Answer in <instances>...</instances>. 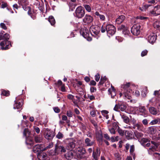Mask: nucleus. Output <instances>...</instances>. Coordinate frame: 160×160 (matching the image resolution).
I'll list each match as a JSON object with an SVG mask.
<instances>
[{
	"instance_id": "nucleus-14",
	"label": "nucleus",
	"mask_w": 160,
	"mask_h": 160,
	"mask_svg": "<svg viewBox=\"0 0 160 160\" xmlns=\"http://www.w3.org/2000/svg\"><path fill=\"white\" fill-rule=\"evenodd\" d=\"M151 13L156 15L160 14V6L155 7L153 10L151 12Z\"/></svg>"
},
{
	"instance_id": "nucleus-16",
	"label": "nucleus",
	"mask_w": 160,
	"mask_h": 160,
	"mask_svg": "<svg viewBox=\"0 0 160 160\" xmlns=\"http://www.w3.org/2000/svg\"><path fill=\"white\" fill-rule=\"evenodd\" d=\"M26 143L27 145L30 146V147L33 146L34 143L32 138L29 137L26 138Z\"/></svg>"
},
{
	"instance_id": "nucleus-61",
	"label": "nucleus",
	"mask_w": 160,
	"mask_h": 160,
	"mask_svg": "<svg viewBox=\"0 0 160 160\" xmlns=\"http://www.w3.org/2000/svg\"><path fill=\"white\" fill-rule=\"evenodd\" d=\"M130 121L131 122H132L134 126V125L136 124V121L135 119L134 118H131L130 119Z\"/></svg>"
},
{
	"instance_id": "nucleus-20",
	"label": "nucleus",
	"mask_w": 160,
	"mask_h": 160,
	"mask_svg": "<svg viewBox=\"0 0 160 160\" xmlns=\"http://www.w3.org/2000/svg\"><path fill=\"white\" fill-rule=\"evenodd\" d=\"M148 132L149 133L152 134H154L157 132L156 128L154 126L149 127L148 128Z\"/></svg>"
},
{
	"instance_id": "nucleus-34",
	"label": "nucleus",
	"mask_w": 160,
	"mask_h": 160,
	"mask_svg": "<svg viewBox=\"0 0 160 160\" xmlns=\"http://www.w3.org/2000/svg\"><path fill=\"white\" fill-rule=\"evenodd\" d=\"M156 148L154 146L152 147L149 148L148 150V153L149 154L152 155L153 154V152L156 151Z\"/></svg>"
},
{
	"instance_id": "nucleus-39",
	"label": "nucleus",
	"mask_w": 160,
	"mask_h": 160,
	"mask_svg": "<svg viewBox=\"0 0 160 160\" xmlns=\"http://www.w3.org/2000/svg\"><path fill=\"white\" fill-rule=\"evenodd\" d=\"M21 3L23 8H24V6H27L28 4V2L27 0H21Z\"/></svg>"
},
{
	"instance_id": "nucleus-37",
	"label": "nucleus",
	"mask_w": 160,
	"mask_h": 160,
	"mask_svg": "<svg viewBox=\"0 0 160 160\" xmlns=\"http://www.w3.org/2000/svg\"><path fill=\"white\" fill-rule=\"evenodd\" d=\"M82 35L85 38H87L88 40L90 41L92 40V38L90 37H88L89 34L87 32H83Z\"/></svg>"
},
{
	"instance_id": "nucleus-6",
	"label": "nucleus",
	"mask_w": 160,
	"mask_h": 160,
	"mask_svg": "<svg viewBox=\"0 0 160 160\" xmlns=\"http://www.w3.org/2000/svg\"><path fill=\"white\" fill-rule=\"evenodd\" d=\"M66 152V149L62 146L56 145L55 149V152L53 154H52V155H56L60 152Z\"/></svg>"
},
{
	"instance_id": "nucleus-51",
	"label": "nucleus",
	"mask_w": 160,
	"mask_h": 160,
	"mask_svg": "<svg viewBox=\"0 0 160 160\" xmlns=\"http://www.w3.org/2000/svg\"><path fill=\"white\" fill-rule=\"evenodd\" d=\"M150 140L149 139L142 138L141 139V142L143 143H146L148 142H150Z\"/></svg>"
},
{
	"instance_id": "nucleus-40",
	"label": "nucleus",
	"mask_w": 160,
	"mask_h": 160,
	"mask_svg": "<svg viewBox=\"0 0 160 160\" xmlns=\"http://www.w3.org/2000/svg\"><path fill=\"white\" fill-rule=\"evenodd\" d=\"M66 158L68 159H70L73 157V154L72 152H69L66 155Z\"/></svg>"
},
{
	"instance_id": "nucleus-29",
	"label": "nucleus",
	"mask_w": 160,
	"mask_h": 160,
	"mask_svg": "<svg viewBox=\"0 0 160 160\" xmlns=\"http://www.w3.org/2000/svg\"><path fill=\"white\" fill-rule=\"evenodd\" d=\"M135 150L134 146V145H132L131 146L130 152L131 155L133 157V159H134L135 158V153H134V151Z\"/></svg>"
},
{
	"instance_id": "nucleus-60",
	"label": "nucleus",
	"mask_w": 160,
	"mask_h": 160,
	"mask_svg": "<svg viewBox=\"0 0 160 160\" xmlns=\"http://www.w3.org/2000/svg\"><path fill=\"white\" fill-rule=\"evenodd\" d=\"M151 142L152 144L154 145V147H156L155 148H157L159 145V144L158 143L152 141Z\"/></svg>"
},
{
	"instance_id": "nucleus-5",
	"label": "nucleus",
	"mask_w": 160,
	"mask_h": 160,
	"mask_svg": "<svg viewBox=\"0 0 160 160\" xmlns=\"http://www.w3.org/2000/svg\"><path fill=\"white\" fill-rule=\"evenodd\" d=\"M76 16L78 18H81L85 15V11L81 6L78 7L75 11Z\"/></svg>"
},
{
	"instance_id": "nucleus-10",
	"label": "nucleus",
	"mask_w": 160,
	"mask_h": 160,
	"mask_svg": "<svg viewBox=\"0 0 160 160\" xmlns=\"http://www.w3.org/2000/svg\"><path fill=\"white\" fill-rule=\"evenodd\" d=\"M93 20V18L91 15L86 14L83 19V21L85 23H90L92 22Z\"/></svg>"
},
{
	"instance_id": "nucleus-31",
	"label": "nucleus",
	"mask_w": 160,
	"mask_h": 160,
	"mask_svg": "<svg viewBox=\"0 0 160 160\" xmlns=\"http://www.w3.org/2000/svg\"><path fill=\"white\" fill-rule=\"evenodd\" d=\"M119 109L122 111H124L127 108L126 105L123 103H119Z\"/></svg>"
},
{
	"instance_id": "nucleus-54",
	"label": "nucleus",
	"mask_w": 160,
	"mask_h": 160,
	"mask_svg": "<svg viewBox=\"0 0 160 160\" xmlns=\"http://www.w3.org/2000/svg\"><path fill=\"white\" fill-rule=\"evenodd\" d=\"M67 115L69 117H71L72 116V113L70 111H68L67 112Z\"/></svg>"
},
{
	"instance_id": "nucleus-62",
	"label": "nucleus",
	"mask_w": 160,
	"mask_h": 160,
	"mask_svg": "<svg viewBox=\"0 0 160 160\" xmlns=\"http://www.w3.org/2000/svg\"><path fill=\"white\" fill-rule=\"evenodd\" d=\"M104 138H105L107 140H110V138L108 134H107V133H105V134H104Z\"/></svg>"
},
{
	"instance_id": "nucleus-33",
	"label": "nucleus",
	"mask_w": 160,
	"mask_h": 160,
	"mask_svg": "<svg viewBox=\"0 0 160 160\" xmlns=\"http://www.w3.org/2000/svg\"><path fill=\"white\" fill-rule=\"evenodd\" d=\"M153 26L155 28L160 29V21H158L154 22Z\"/></svg>"
},
{
	"instance_id": "nucleus-18",
	"label": "nucleus",
	"mask_w": 160,
	"mask_h": 160,
	"mask_svg": "<svg viewBox=\"0 0 160 160\" xmlns=\"http://www.w3.org/2000/svg\"><path fill=\"white\" fill-rule=\"evenodd\" d=\"M47 156L46 153L43 152L39 153L37 157L40 160H44L46 159Z\"/></svg>"
},
{
	"instance_id": "nucleus-43",
	"label": "nucleus",
	"mask_w": 160,
	"mask_h": 160,
	"mask_svg": "<svg viewBox=\"0 0 160 160\" xmlns=\"http://www.w3.org/2000/svg\"><path fill=\"white\" fill-rule=\"evenodd\" d=\"M1 95L6 96H8L9 95V93L8 91L6 90H3L2 91Z\"/></svg>"
},
{
	"instance_id": "nucleus-63",
	"label": "nucleus",
	"mask_w": 160,
	"mask_h": 160,
	"mask_svg": "<svg viewBox=\"0 0 160 160\" xmlns=\"http://www.w3.org/2000/svg\"><path fill=\"white\" fill-rule=\"evenodd\" d=\"M67 97L69 99L72 100L74 98V96L72 94H69Z\"/></svg>"
},
{
	"instance_id": "nucleus-9",
	"label": "nucleus",
	"mask_w": 160,
	"mask_h": 160,
	"mask_svg": "<svg viewBox=\"0 0 160 160\" xmlns=\"http://www.w3.org/2000/svg\"><path fill=\"white\" fill-rule=\"evenodd\" d=\"M22 102L23 100L22 99H19L18 98H16L13 108L15 109L21 108L22 105Z\"/></svg>"
},
{
	"instance_id": "nucleus-19",
	"label": "nucleus",
	"mask_w": 160,
	"mask_h": 160,
	"mask_svg": "<svg viewBox=\"0 0 160 160\" xmlns=\"http://www.w3.org/2000/svg\"><path fill=\"white\" fill-rule=\"evenodd\" d=\"M100 152L98 151V148L96 150V152H93L92 157L95 160H98L100 156Z\"/></svg>"
},
{
	"instance_id": "nucleus-13",
	"label": "nucleus",
	"mask_w": 160,
	"mask_h": 160,
	"mask_svg": "<svg viewBox=\"0 0 160 160\" xmlns=\"http://www.w3.org/2000/svg\"><path fill=\"white\" fill-rule=\"evenodd\" d=\"M42 144H37L34 146L33 148V151L35 152H38L40 151H43L44 149Z\"/></svg>"
},
{
	"instance_id": "nucleus-57",
	"label": "nucleus",
	"mask_w": 160,
	"mask_h": 160,
	"mask_svg": "<svg viewBox=\"0 0 160 160\" xmlns=\"http://www.w3.org/2000/svg\"><path fill=\"white\" fill-rule=\"evenodd\" d=\"M33 128L34 130L38 134L40 132V130L38 127L35 126L33 127Z\"/></svg>"
},
{
	"instance_id": "nucleus-24",
	"label": "nucleus",
	"mask_w": 160,
	"mask_h": 160,
	"mask_svg": "<svg viewBox=\"0 0 160 160\" xmlns=\"http://www.w3.org/2000/svg\"><path fill=\"white\" fill-rule=\"evenodd\" d=\"M95 14L97 16V18H99L100 20L102 21H105V17L104 15L100 14L98 12H96L95 13Z\"/></svg>"
},
{
	"instance_id": "nucleus-52",
	"label": "nucleus",
	"mask_w": 160,
	"mask_h": 160,
	"mask_svg": "<svg viewBox=\"0 0 160 160\" xmlns=\"http://www.w3.org/2000/svg\"><path fill=\"white\" fill-rule=\"evenodd\" d=\"M109 131L111 134H115V133L116 132L115 130L113 128H109Z\"/></svg>"
},
{
	"instance_id": "nucleus-3",
	"label": "nucleus",
	"mask_w": 160,
	"mask_h": 160,
	"mask_svg": "<svg viewBox=\"0 0 160 160\" xmlns=\"http://www.w3.org/2000/svg\"><path fill=\"white\" fill-rule=\"evenodd\" d=\"M106 31L108 35H112L114 34L116 32V28L112 25L109 24L106 26Z\"/></svg>"
},
{
	"instance_id": "nucleus-48",
	"label": "nucleus",
	"mask_w": 160,
	"mask_h": 160,
	"mask_svg": "<svg viewBox=\"0 0 160 160\" xmlns=\"http://www.w3.org/2000/svg\"><path fill=\"white\" fill-rule=\"evenodd\" d=\"M62 120L63 121H66L67 123H69L70 121L68 120L67 117L66 115H63L62 116Z\"/></svg>"
},
{
	"instance_id": "nucleus-58",
	"label": "nucleus",
	"mask_w": 160,
	"mask_h": 160,
	"mask_svg": "<svg viewBox=\"0 0 160 160\" xmlns=\"http://www.w3.org/2000/svg\"><path fill=\"white\" fill-rule=\"evenodd\" d=\"M2 4L1 5V6H0V7H1L2 8H3L7 7V3L5 2H2Z\"/></svg>"
},
{
	"instance_id": "nucleus-55",
	"label": "nucleus",
	"mask_w": 160,
	"mask_h": 160,
	"mask_svg": "<svg viewBox=\"0 0 160 160\" xmlns=\"http://www.w3.org/2000/svg\"><path fill=\"white\" fill-rule=\"evenodd\" d=\"M100 78V75L99 73H97L95 76V79L97 82H98Z\"/></svg>"
},
{
	"instance_id": "nucleus-42",
	"label": "nucleus",
	"mask_w": 160,
	"mask_h": 160,
	"mask_svg": "<svg viewBox=\"0 0 160 160\" xmlns=\"http://www.w3.org/2000/svg\"><path fill=\"white\" fill-rule=\"evenodd\" d=\"M107 78L106 77L104 76L103 77H102L99 83L101 84H102L107 80Z\"/></svg>"
},
{
	"instance_id": "nucleus-45",
	"label": "nucleus",
	"mask_w": 160,
	"mask_h": 160,
	"mask_svg": "<svg viewBox=\"0 0 160 160\" xmlns=\"http://www.w3.org/2000/svg\"><path fill=\"white\" fill-rule=\"evenodd\" d=\"M85 8L86 10L89 12H90L91 11V7L88 5H84Z\"/></svg>"
},
{
	"instance_id": "nucleus-44",
	"label": "nucleus",
	"mask_w": 160,
	"mask_h": 160,
	"mask_svg": "<svg viewBox=\"0 0 160 160\" xmlns=\"http://www.w3.org/2000/svg\"><path fill=\"white\" fill-rule=\"evenodd\" d=\"M118 131L120 135L121 136H122L124 135V132L122 129L118 128Z\"/></svg>"
},
{
	"instance_id": "nucleus-27",
	"label": "nucleus",
	"mask_w": 160,
	"mask_h": 160,
	"mask_svg": "<svg viewBox=\"0 0 160 160\" xmlns=\"http://www.w3.org/2000/svg\"><path fill=\"white\" fill-rule=\"evenodd\" d=\"M112 89H109L108 90V92L111 94V97L112 98H114V97L116 95L115 89L112 86Z\"/></svg>"
},
{
	"instance_id": "nucleus-25",
	"label": "nucleus",
	"mask_w": 160,
	"mask_h": 160,
	"mask_svg": "<svg viewBox=\"0 0 160 160\" xmlns=\"http://www.w3.org/2000/svg\"><path fill=\"white\" fill-rule=\"evenodd\" d=\"M120 115L122 118L123 119L124 122L128 124L130 122V119L129 118L123 114H121Z\"/></svg>"
},
{
	"instance_id": "nucleus-17",
	"label": "nucleus",
	"mask_w": 160,
	"mask_h": 160,
	"mask_svg": "<svg viewBox=\"0 0 160 160\" xmlns=\"http://www.w3.org/2000/svg\"><path fill=\"white\" fill-rule=\"evenodd\" d=\"M125 135L128 139H131L134 137V135L132 132L129 131H126Z\"/></svg>"
},
{
	"instance_id": "nucleus-35",
	"label": "nucleus",
	"mask_w": 160,
	"mask_h": 160,
	"mask_svg": "<svg viewBox=\"0 0 160 160\" xmlns=\"http://www.w3.org/2000/svg\"><path fill=\"white\" fill-rule=\"evenodd\" d=\"M30 134V132L29 131L28 128H25L23 131V136L26 137L29 135Z\"/></svg>"
},
{
	"instance_id": "nucleus-1",
	"label": "nucleus",
	"mask_w": 160,
	"mask_h": 160,
	"mask_svg": "<svg viewBox=\"0 0 160 160\" xmlns=\"http://www.w3.org/2000/svg\"><path fill=\"white\" fill-rule=\"evenodd\" d=\"M4 32H0V40H4L0 43V45L2 49H8L11 46L10 42L8 40L9 38V35L7 33L3 34Z\"/></svg>"
},
{
	"instance_id": "nucleus-28",
	"label": "nucleus",
	"mask_w": 160,
	"mask_h": 160,
	"mask_svg": "<svg viewBox=\"0 0 160 160\" xmlns=\"http://www.w3.org/2000/svg\"><path fill=\"white\" fill-rule=\"evenodd\" d=\"M77 151L79 154L82 155L85 154L86 152L85 150L82 147H80L77 148Z\"/></svg>"
},
{
	"instance_id": "nucleus-11",
	"label": "nucleus",
	"mask_w": 160,
	"mask_h": 160,
	"mask_svg": "<svg viewBox=\"0 0 160 160\" xmlns=\"http://www.w3.org/2000/svg\"><path fill=\"white\" fill-rule=\"evenodd\" d=\"M95 143V141L88 138H86L84 140V144L87 147H91Z\"/></svg>"
},
{
	"instance_id": "nucleus-21",
	"label": "nucleus",
	"mask_w": 160,
	"mask_h": 160,
	"mask_svg": "<svg viewBox=\"0 0 160 160\" xmlns=\"http://www.w3.org/2000/svg\"><path fill=\"white\" fill-rule=\"evenodd\" d=\"M67 146L69 149L72 150L75 147V142L74 141H70Z\"/></svg>"
},
{
	"instance_id": "nucleus-59",
	"label": "nucleus",
	"mask_w": 160,
	"mask_h": 160,
	"mask_svg": "<svg viewBox=\"0 0 160 160\" xmlns=\"http://www.w3.org/2000/svg\"><path fill=\"white\" fill-rule=\"evenodd\" d=\"M119 109V103H118V104H117L115 105V106L113 108V109L114 110H115L116 111H118Z\"/></svg>"
},
{
	"instance_id": "nucleus-36",
	"label": "nucleus",
	"mask_w": 160,
	"mask_h": 160,
	"mask_svg": "<svg viewBox=\"0 0 160 160\" xmlns=\"http://www.w3.org/2000/svg\"><path fill=\"white\" fill-rule=\"evenodd\" d=\"M134 134L135 137L138 138H142L143 136V134L142 133L138 131L135 132Z\"/></svg>"
},
{
	"instance_id": "nucleus-22",
	"label": "nucleus",
	"mask_w": 160,
	"mask_h": 160,
	"mask_svg": "<svg viewBox=\"0 0 160 160\" xmlns=\"http://www.w3.org/2000/svg\"><path fill=\"white\" fill-rule=\"evenodd\" d=\"M118 29L122 30V32L124 34L128 33L129 31L128 30V29L124 25H122L118 28Z\"/></svg>"
},
{
	"instance_id": "nucleus-4",
	"label": "nucleus",
	"mask_w": 160,
	"mask_h": 160,
	"mask_svg": "<svg viewBox=\"0 0 160 160\" xmlns=\"http://www.w3.org/2000/svg\"><path fill=\"white\" fill-rule=\"evenodd\" d=\"M44 137L47 140H50L52 139L55 136L54 132L49 130L46 129L44 132Z\"/></svg>"
},
{
	"instance_id": "nucleus-41",
	"label": "nucleus",
	"mask_w": 160,
	"mask_h": 160,
	"mask_svg": "<svg viewBox=\"0 0 160 160\" xmlns=\"http://www.w3.org/2000/svg\"><path fill=\"white\" fill-rule=\"evenodd\" d=\"M147 93V89L146 88H143L141 93L142 96L144 97H145Z\"/></svg>"
},
{
	"instance_id": "nucleus-64",
	"label": "nucleus",
	"mask_w": 160,
	"mask_h": 160,
	"mask_svg": "<svg viewBox=\"0 0 160 160\" xmlns=\"http://www.w3.org/2000/svg\"><path fill=\"white\" fill-rule=\"evenodd\" d=\"M96 91V88L95 87H92L90 88V91L91 92H94Z\"/></svg>"
},
{
	"instance_id": "nucleus-56",
	"label": "nucleus",
	"mask_w": 160,
	"mask_h": 160,
	"mask_svg": "<svg viewBox=\"0 0 160 160\" xmlns=\"http://www.w3.org/2000/svg\"><path fill=\"white\" fill-rule=\"evenodd\" d=\"M53 110L56 113H59L60 111V109L58 107H55L53 108Z\"/></svg>"
},
{
	"instance_id": "nucleus-38",
	"label": "nucleus",
	"mask_w": 160,
	"mask_h": 160,
	"mask_svg": "<svg viewBox=\"0 0 160 160\" xmlns=\"http://www.w3.org/2000/svg\"><path fill=\"white\" fill-rule=\"evenodd\" d=\"M160 123V118H158L152 121L151 122V125H154L156 124H159Z\"/></svg>"
},
{
	"instance_id": "nucleus-23",
	"label": "nucleus",
	"mask_w": 160,
	"mask_h": 160,
	"mask_svg": "<svg viewBox=\"0 0 160 160\" xmlns=\"http://www.w3.org/2000/svg\"><path fill=\"white\" fill-rule=\"evenodd\" d=\"M137 128L138 130L139 131H143V127L141 123H138L134 125L133 128Z\"/></svg>"
},
{
	"instance_id": "nucleus-8",
	"label": "nucleus",
	"mask_w": 160,
	"mask_h": 160,
	"mask_svg": "<svg viewBox=\"0 0 160 160\" xmlns=\"http://www.w3.org/2000/svg\"><path fill=\"white\" fill-rule=\"evenodd\" d=\"M91 34L93 36L98 35L99 32V28L98 26H91L89 29Z\"/></svg>"
},
{
	"instance_id": "nucleus-15",
	"label": "nucleus",
	"mask_w": 160,
	"mask_h": 160,
	"mask_svg": "<svg viewBox=\"0 0 160 160\" xmlns=\"http://www.w3.org/2000/svg\"><path fill=\"white\" fill-rule=\"evenodd\" d=\"M125 18V17L124 15H122L119 16L115 20L116 23L118 24H121L124 21Z\"/></svg>"
},
{
	"instance_id": "nucleus-46",
	"label": "nucleus",
	"mask_w": 160,
	"mask_h": 160,
	"mask_svg": "<svg viewBox=\"0 0 160 160\" xmlns=\"http://www.w3.org/2000/svg\"><path fill=\"white\" fill-rule=\"evenodd\" d=\"M53 144L52 142L49 143L48 145L45 148H43L44 151L50 148H52L53 147Z\"/></svg>"
},
{
	"instance_id": "nucleus-53",
	"label": "nucleus",
	"mask_w": 160,
	"mask_h": 160,
	"mask_svg": "<svg viewBox=\"0 0 160 160\" xmlns=\"http://www.w3.org/2000/svg\"><path fill=\"white\" fill-rule=\"evenodd\" d=\"M0 27L1 28L4 30H6L7 29V27L5 25V24L4 23H1L0 24Z\"/></svg>"
},
{
	"instance_id": "nucleus-2",
	"label": "nucleus",
	"mask_w": 160,
	"mask_h": 160,
	"mask_svg": "<svg viewBox=\"0 0 160 160\" xmlns=\"http://www.w3.org/2000/svg\"><path fill=\"white\" fill-rule=\"evenodd\" d=\"M130 82H128L122 84L121 86V88L124 89L123 94L125 99H130L131 98V93L132 92V91L130 88Z\"/></svg>"
},
{
	"instance_id": "nucleus-49",
	"label": "nucleus",
	"mask_w": 160,
	"mask_h": 160,
	"mask_svg": "<svg viewBox=\"0 0 160 160\" xmlns=\"http://www.w3.org/2000/svg\"><path fill=\"white\" fill-rule=\"evenodd\" d=\"M139 111L140 112L142 113L145 112L146 111L145 108L144 107H140L139 108Z\"/></svg>"
},
{
	"instance_id": "nucleus-26",
	"label": "nucleus",
	"mask_w": 160,
	"mask_h": 160,
	"mask_svg": "<svg viewBox=\"0 0 160 160\" xmlns=\"http://www.w3.org/2000/svg\"><path fill=\"white\" fill-rule=\"evenodd\" d=\"M34 139L36 143H40L42 141V138L40 135H36L34 137Z\"/></svg>"
},
{
	"instance_id": "nucleus-7",
	"label": "nucleus",
	"mask_w": 160,
	"mask_h": 160,
	"mask_svg": "<svg viewBox=\"0 0 160 160\" xmlns=\"http://www.w3.org/2000/svg\"><path fill=\"white\" fill-rule=\"evenodd\" d=\"M140 26L138 24L134 25L131 28V32L134 35H138L140 33Z\"/></svg>"
},
{
	"instance_id": "nucleus-32",
	"label": "nucleus",
	"mask_w": 160,
	"mask_h": 160,
	"mask_svg": "<svg viewBox=\"0 0 160 160\" xmlns=\"http://www.w3.org/2000/svg\"><path fill=\"white\" fill-rule=\"evenodd\" d=\"M48 21L52 26L54 25L55 23V20L52 16H50L49 17Z\"/></svg>"
},
{
	"instance_id": "nucleus-50",
	"label": "nucleus",
	"mask_w": 160,
	"mask_h": 160,
	"mask_svg": "<svg viewBox=\"0 0 160 160\" xmlns=\"http://www.w3.org/2000/svg\"><path fill=\"white\" fill-rule=\"evenodd\" d=\"M148 51L147 50H145L143 51L141 53V56L143 57L146 55L148 53Z\"/></svg>"
},
{
	"instance_id": "nucleus-12",
	"label": "nucleus",
	"mask_w": 160,
	"mask_h": 160,
	"mask_svg": "<svg viewBox=\"0 0 160 160\" xmlns=\"http://www.w3.org/2000/svg\"><path fill=\"white\" fill-rule=\"evenodd\" d=\"M156 39V36L155 34L152 33L149 35L148 38V40L150 43H154Z\"/></svg>"
},
{
	"instance_id": "nucleus-30",
	"label": "nucleus",
	"mask_w": 160,
	"mask_h": 160,
	"mask_svg": "<svg viewBox=\"0 0 160 160\" xmlns=\"http://www.w3.org/2000/svg\"><path fill=\"white\" fill-rule=\"evenodd\" d=\"M149 111L150 113L153 115L157 114L158 112L156 109L153 107H151L149 109Z\"/></svg>"
},
{
	"instance_id": "nucleus-47",
	"label": "nucleus",
	"mask_w": 160,
	"mask_h": 160,
	"mask_svg": "<svg viewBox=\"0 0 160 160\" xmlns=\"http://www.w3.org/2000/svg\"><path fill=\"white\" fill-rule=\"evenodd\" d=\"M63 135L61 132H59L56 135V137L59 139H62L63 138Z\"/></svg>"
}]
</instances>
